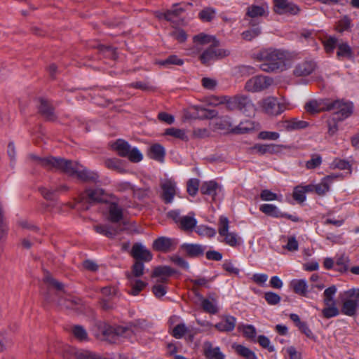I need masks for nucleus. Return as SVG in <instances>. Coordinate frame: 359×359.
<instances>
[{"label":"nucleus","mask_w":359,"mask_h":359,"mask_svg":"<svg viewBox=\"0 0 359 359\" xmlns=\"http://www.w3.org/2000/svg\"><path fill=\"white\" fill-rule=\"evenodd\" d=\"M33 157L36 158L39 164L48 169L61 170L71 176L76 177L82 181L97 182L99 178L97 172L88 170L76 162L62 158H56L52 156L43 158L36 156Z\"/></svg>","instance_id":"1"},{"label":"nucleus","mask_w":359,"mask_h":359,"mask_svg":"<svg viewBox=\"0 0 359 359\" xmlns=\"http://www.w3.org/2000/svg\"><path fill=\"white\" fill-rule=\"evenodd\" d=\"M259 57L264 61L260 65V69L264 72L283 71L292 60V55L289 52L273 48L261 50Z\"/></svg>","instance_id":"2"},{"label":"nucleus","mask_w":359,"mask_h":359,"mask_svg":"<svg viewBox=\"0 0 359 359\" xmlns=\"http://www.w3.org/2000/svg\"><path fill=\"white\" fill-rule=\"evenodd\" d=\"M194 41L197 50L204 49L200 56V60L205 65H209L210 62L229 54V51L227 50L217 48V42L211 36L200 34L194 36Z\"/></svg>","instance_id":"3"},{"label":"nucleus","mask_w":359,"mask_h":359,"mask_svg":"<svg viewBox=\"0 0 359 359\" xmlns=\"http://www.w3.org/2000/svg\"><path fill=\"white\" fill-rule=\"evenodd\" d=\"M146 330L149 328L148 324L145 320H138L131 327H125L123 326L112 327L108 325H104L100 327L102 333V339L111 343H116L120 337H129L132 332H138V329Z\"/></svg>","instance_id":"4"},{"label":"nucleus","mask_w":359,"mask_h":359,"mask_svg":"<svg viewBox=\"0 0 359 359\" xmlns=\"http://www.w3.org/2000/svg\"><path fill=\"white\" fill-rule=\"evenodd\" d=\"M112 196L106 193L102 189H88L81 194L78 204H81V208L83 210H88L90 205L93 203H107Z\"/></svg>","instance_id":"5"},{"label":"nucleus","mask_w":359,"mask_h":359,"mask_svg":"<svg viewBox=\"0 0 359 359\" xmlns=\"http://www.w3.org/2000/svg\"><path fill=\"white\" fill-rule=\"evenodd\" d=\"M341 312L348 316H354L359 309V287H354L341 294Z\"/></svg>","instance_id":"6"},{"label":"nucleus","mask_w":359,"mask_h":359,"mask_svg":"<svg viewBox=\"0 0 359 359\" xmlns=\"http://www.w3.org/2000/svg\"><path fill=\"white\" fill-rule=\"evenodd\" d=\"M218 241L231 247H236L240 245L241 238L235 231H229V221L227 217H219L218 224Z\"/></svg>","instance_id":"7"},{"label":"nucleus","mask_w":359,"mask_h":359,"mask_svg":"<svg viewBox=\"0 0 359 359\" xmlns=\"http://www.w3.org/2000/svg\"><path fill=\"white\" fill-rule=\"evenodd\" d=\"M353 108L351 102L343 100L328 102L326 104V110L332 111L333 116L337 118V121H343L351 116L353 113Z\"/></svg>","instance_id":"8"},{"label":"nucleus","mask_w":359,"mask_h":359,"mask_svg":"<svg viewBox=\"0 0 359 359\" xmlns=\"http://www.w3.org/2000/svg\"><path fill=\"white\" fill-rule=\"evenodd\" d=\"M224 101L229 109H238L245 114L254 111V105L247 95H238L231 97H225Z\"/></svg>","instance_id":"9"},{"label":"nucleus","mask_w":359,"mask_h":359,"mask_svg":"<svg viewBox=\"0 0 359 359\" xmlns=\"http://www.w3.org/2000/svg\"><path fill=\"white\" fill-rule=\"evenodd\" d=\"M273 85V79L259 75L248 80L245 85V89L249 92L257 93L267 90Z\"/></svg>","instance_id":"10"},{"label":"nucleus","mask_w":359,"mask_h":359,"mask_svg":"<svg viewBox=\"0 0 359 359\" xmlns=\"http://www.w3.org/2000/svg\"><path fill=\"white\" fill-rule=\"evenodd\" d=\"M262 110L270 115H278L285 111L287 107L284 102H278L273 97H269L259 102Z\"/></svg>","instance_id":"11"},{"label":"nucleus","mask_w":359,"mask_h":359,"mask_svg":"<svg viewBox=\"0 0 359 359\" xmlns=\"http://www.w3.org/2000/svg\"><path fill=\"white\" fill-rule=\"evenodd\" d=\"M161 196L165 203H172L177 191L175 182L172 179H163L161 182Z\"/></svg>","instance_id":"12"},{"label":"nucleus","mask_w":359,"mask_h":359,"mask_svg":"<svg viewBox=\"0 0 359 359\" xmlns=\"http://www.w3.org/2000/svg\"><path fill=\"white\" fill-rule=\"evenodd\" d=\"M106 203V215L107 219L113 222H119L123 217V209L115 201H111V198Z\"/></svg>","instance_id":"13"},{"label":"nucleus","mask_w":359,"mask_h":359,"mask_svg":"<svg viewBox=\"0 0 359 359\" xmlns=\"http://www.w3.org/2000/svg\"><path fill=\"white\" fill-rule=\"evenodd\" d=\"M130 254L136 261L150 262L152 259V254L143 245L135 243L133 245Z\"/></svg>","instance_id":"14"},{"label":"nucleus","mask_w":359,"mask_h":359,"mask_svg":"<svg viewBox=\"0 0 359 359\" xmlns=\"http://www.w3.org/2000/svg\"><path fill=\"white\" fill-rule=\"evenodd\" d=\"M339 177L337 175H330L321 179L320 182L315 184V193L320 196H325L330 190V186Z\"/></svg>","instance_id":"15"},{"label":"nucleus","mask_w":359,"mask_h":359,"mask_svg":"<svg viewBox=\"0 0 359 359\" xmlns=\"http://www.w3.org/2000/svg\"><path fill=\"white\" fill-rule=\"evenodd\" d=\"M275 11L280 14L289 13L295 15L299 11L298 6L286 0H273Z\"/></svg>","instance_id":"16"},{"label":"nucleus","mask_w":359,"mask_h":359,"mask_svg":"<svg viewBox=\"0 0 359 359\" xmlns=\"http://www.w3.org/2000/svg\"><path fill=\"white\" fill-rule=\"evenodd\" d=\"M173 273L174 271L170 266H161L154 269L151 276L156 278V283L165 284Z\"/></svg>","instance_id":"17"},{"label":"nucleus","mask_w":359,"mask_h":359,"mask_svg":"<svg viewBox=\"0 0 359 359\" xmlns=\"http://www.w3.org/2000/svg\"><path fill=\"white\" fill-rule=\"evenodd\" d=\"M236 318L232 316H224L222 320L216 323L214 327L221 332H228L234 330Z\"/></svg>","instance_id":"18"},{"label":"nucleus","mask_w":359,"mask_h":359,"mask_svg":"<svg viewBox=\"0 0 359 359\" xmlns=\"http://www.w3.org/2000/svg\"><path fill=\"white\" fill-rule=\"evenodd\" d=\"M69 353L71 359H108L88 350H79L72 348L69 350Z\"/></svg>","instance_id":"19"},{"label":"nucleus","mask_w":359,"mask_h":359,"mask_svg":"<svg viewBox=\"0 0 359 359\" xmlns=\"http://www.w3.org/2000/svg\"><path fill=\"white\" fill-rule=\"evenodd\" d=\"M268 14V6L266 4L252 5L248 8L246 15L252 20L257 19L259 17L265 16Z\"/></svg>","instance_id":"20"},{"label":"nucleus","mask_w":359,"mask_h":359,"mask_svg":"<svg viewBox=\"0 0 359 359\" xmlns=\"http://www.w3.org/2000/svg\"><path fill=\"white\" fill-rule=\"evenodd\" d=\"M204 353L210 359H225V355L222 353L219 347H214L209 341L204 343Z\"/></svg>","instance_id":"21"},{"label":"nucleus","mask_w":359,"mask_h":359,"mask_svg":"<svg viewBox=\"0 0 359 359\" xmlns=\"http://www.w3.org/2000/svg\"><path fill=\"white\" fill-rule=\"evenodd\" d=\"M220 191L221 189L214 181L205 182L202 184L201 187V193L205 195L210 196L213 201L216 200V196Z\"/></svg>","instance_id":"22"},{"label":"nucleus","mask_w":359,"mask_h":359,"mask_svg":"<svg viewBox=\"0 0 359 359\" xmlns=\"http://www.w3.org/2000/svg\"><path fill=\"white\" fill-rule=\"evenodd\" d=\"M178 224L184 231L192 230L197 224L194 213L189 212L187 215L182 217Z\"/></svg>","instance_id":"23"},{"label":"nucleus","mask_w":359,"mask_h":359,"mask_svg":"<svg viewBox=\"0 0 359 359\" xmlns=\"http://www.w3.org/2000/svg\"><path fill=\"white\" fill-rule=\"evenodd\" d=\"M173 245V241L167 237H160L153 243V248L157 251L168 252Z\"/></svg>","instance_id":"24"},{"label":"nucleus","mask_w":359,"mask_h":359,"mask_svg":"<svg viewBox=\"0 0 359 359\" xmlns=\"http://www.w3.org/2000/svg\"><path fill=\"white\" fill-rule=\"evenodd\" d=\"M148 155L152 159L163 162L164 161L165 151L162 145L154 144L149 147Z\"/></svg>","instance_id":"25"},{"label":"nucleus","mask_w":359,"mask_h":359,"mask_svg":"<svg viewBox=\"0 0 359 359\" xmlns=\"http://www.w3.org/2000/svg\"><path fill=\"white\" fill-rule=\"evenodd\" d=\"M316 64L313 62H304L297 65L294 74L297 76H307L311 74L315 69Z\"/></svg>","instance_id":"26"},{"label":"nucleus","mask_w":359,"mask_h":359,"mask_svg":"<svg viewBox=\"0 0 359 359\" xmlns=\"http://www.w3.org/2000/svg\"><path fill=\"white\" fill-rule=\"evenodd\" d=\"M128 280L130 287L129 293L133 296L137 295L147 285V283L143 280L133 276H128Z\"/></svg>","instance_id":"27"},{"label":"nucleus","mask_w":359,"mask_h":359,"mask_svg":"<svg viewBox=\"0 0 359 359\" xmlns=\"http://www.w3.org/2000/svg\"><path fill=\"white\" fill-rule=\"evenodd\" d=\"M201 306L207 313L215 314L218 312L217 300L215 297H209L208 298H203L201 300Z\"/></svg>","instance_id":"28"},{"label":"nucleus","mask_w":359,"mask_h":359,"mask_svg":"<svg viewBox=\"0 0 359 359\" xmlns=\"http://www.w3.org/2000/svg\"><path fill=\"white\" fill-rule=\"evenodd\" d=\"M259 210L265 215L275 218H280L285 216L277 206L273 204L264 203L260 205Z\"/></svg>","instance_id":"29"},{"label":"nucleus","mask_w":359,"mask_h":359,"mask_svg":"<svg viewBox=\"0 0 359 359\" xmlns=\"http://www.w3.org/2000/svg\"><path fill=\"white\" fill-rule=\"evenodd\" d=\"M290 286L293 291L299 295L306 296L308 292V285L304 279H294L290 282Z\"/></svg>","instance_id":"30"},{"label":"nucleus","mask_w":359,"mask_h":359,"mask_svg":"<svg viewBox=\"0 0 359 359\" xmlns=\"http://www.w3.org/2000/svg\"><path fill=\"white\" fill-rule=\"evenodd\" d=\"M232 348L237 354L243 357L245 359H257V357L254 351L241 344H233Z\"/></svg>","instance_id":"31"},{"label":"nucleus","mask_w":359,"mask_h":359,"mask_svg":"<svg viewBox=\"0 0 359 359\" xmlns=\"http://www.w3.org/2000/svg\"><path fill=\"white\" fill-rule=\"evenodd\" d=\"M111 147L112 149L116 151L119 156L124 157L127 154L130 145L126 141L118 139L116 141L112 142L111 144Z\"/></svg>","instance_id":"32"},{"label":"nucleus","mask_w":359,"mask_h":359,"mask_svg":"<svg viewBox=\"0 0 359 359\" xmlns=\"http://www.w3.org/2000/svg\"><path fill=\"white\" fill-rule=\"evenodd\" d=\"M182 247L191 257L200 256L204 252V248L201 245L185 243Z\"/></svg>","instance_id":"33"},{"label":"nucleus","mask_w":359,"mask_h":359,"mask_svg":"<svg viewBox=\"0 0 359 359\" xmlns=\"http://www.w3.org/2000/svg\"><path fill=\"white\" fill-rule=\"evenodd\" d=\"M327 104L317 100H311L306 104L305 109L310 114H316L320 111L326 110Z\"/></svg>","instance_id":"34"},{"label":"nucleus","mask_w":359,"mask_h":359,"mask_svg":"<svg viewBox=\"0 0 359 359\" xmlns=\"http://www.w3.org/2000/svg\"><path fill=\"white\" fill-rule=\"evenodd\" d=\"M325 307L321 310L322 316L325 318H331L336 317L339 314V310L337 307L336 303H330L325 304Z\"/></svg>","instance_id":"35"},{"label":"nucleus","mask_w":359,"mask_h":359,"mask_svg":"<svg viewBox=\"0 0 359 359\" xmlns=\"http://www.w3.org/2000/svg\"><path fill=\"white\" fill-rule=\"evenodd\" d=\"M337 55L339 59L350 58L352 56V50L346 43H339L337 45Z\"/></svg>","instance_id":"36"},{"label":"nucleus","mask_w":359,"mask_h":359,"mask_svg":"<svg viewBox=\"0 0 359 359\" xmlns=\"http://www.w3.org/2000/svg\"><path fill=\"white\" fill-rule=\"evenodd\" d=\"M238 329L243 332V335L253 341H256L257 331L255 327L252 325H243L239 326Z\"/></svg>","instance_id":"37"},{"label":"nucleus","mask_w":359,"mask_h":359,"mask_svg":"<svg viewBox=\"0 0 359 359\" xmlns=\"http://www.w3.org/2000/svg\"><path fill=\"white\" fill-rule=\"evenodd\" d=\"M133 163H139L143 159L142 152L137 147H130L127 154L124 156Z\"/></svg>","instance_id":"38"},{"label":"nucleus","mask_w":359,"mask_h":359,"mask_svg":"<svg viewBox=\"0 0 359 359\" xmlns=\"http://www.w3.org/2000/svg\"><path fill=\"white\" fill-rule=\"evenodd\" d=\"M156 63L161 66L170 67V65H182L184 62L176 55H170L165 60L156 61Z\"/></svg>","instance_id":"39"},{"label":"nucleus","mask_w":359,"mask_h":359,"mask_svg":"<svg viewBox=\"0 0 359 359\" xmlns=\"http://www.w3.org/2000/svg\"><path fill=\"white\" fill-rule=\"evenodd\" d=\"M106 166L118 172L123 173L126 172L121 161L117 158H109L105 161Z\"/></svg>","instance_id":"40"},{"label":"nucleus","mask_w":359,"mask_h":359,"mask_svg":"<svg viewBox=\"0 0 359 359\" xmlns=\"http://www.w3.org/2000/svg\"><path fill=\"white\" fill-rule=\"evenodd\" d=\"M337 287L335 285H332L325 290L323 292V303L324 304H328L330 303H335L334 297L337 292Z\"/></svg>","instance_id":"41"},{"label":"nucleus","mask_w":359,"mask_h":359,"mask_svg":"<svg viewBox=\"0 0 359 359\" xmlns=\"http://www.w3.org/2000/svg\"><path fill=\"white\" fill-rule=\"evenodd\" d=\"M73 336L79 341H83L88 340V334L86 330L80 325H75L72 330Z\"/></svg>","instance_id":"42"},{"label":"nucleus","mask_w":359,"mask_h":359,"mask_svg":"<svg viewBox=\"0 0 359 359\" xmlns=\"http://www.w3.org/2000/svg\"><path fill=\"white\" fill-rule=\"evenodd\" d=\"M165 135L172 136L182 140H187V135L184 130L170 128L165 131Z\"/></svg>","instance_id":"43"},{"label":"nucleus","mask_w":359,"mask_h":359,"mask_svg":"<svg viewBox=\"0 0 359 359\" xmlns=\"http://www.w3.org/2000/svg\"><path fill=\"white\" fill-rule=\"evenodd\" d=\"M196 232L201 236L212 238L216 235V231L215 229L201 225L196 229Z\"/></svg>","instance_id":"44"},{"label":"nucleus","mask_w":359,"mask_h":359,"mask_svg":"<svg viewBox=\"0 0 359 359\" xmlns=\"http://www.w3.org/2000/svg\"><path fill=\"white\" fill-rule=\"evenodd\" d=\"M144 265L142 262L135 261L132 266V271L128 273V276H133V278H138L144 274Z\"/></svg>","instance_id":"45"},{"label":"nucleus","mask_w":359,"mask_h":359,"mask_svg":"<svg viewBox=\"0 0 359 359\" xmlns=\"http://www.w3.org/2000/svg\"><path fill=\"white\" fill-rule=\"evenodd\" d=\"M260 198L264 201H280L282 199V195H277L269 189H264L260 193Z\"/></svg>","instance_id":"46"},{"label":"nucleus","mask_w":359,"mask_h":359,"mask_svg":"<svg viewBox=\"0 0 359 359\" xmlns=\"http://www.w3.org/2000/svg\"><path fill=\"white\" fill-rule=\"evenodd\" d=\"M94 229L97 233L109 238L116 235V231L107 225H97L94 226Z\"/></svg>","instance_id":"47"},{"label":"nucleus","mask_w":359,"mask_h":359,"mask_svg":"<svg viewBox=\"0 0 359 359\" xmlns=\"http://www.w3.org/2000/svg\"><path fill=\"white\" fill-rule=\"evenodd\" d=\"M335 264L338 271H345L348 267V258L344 255H338L335 257Z\"/></svg>","instance_id":"48"},{"label":"nucleus","mask_w":359,"mask_h":359,"mask_svg":"<svg viewBox=\"0 0 359 359\" xmlns=\"http://www.w3.org/2000/svg\"><path fill=\"white\" fill-rule=\"evenodd\" d=\"M255 124L250 121H246L241 122L236 128L233 129V132L236 133H245L254 130Z\"/></svg>","instance_id":"49"},{"label":"nucleus","mask_w":359,"mask_h":359,"mask_svg":"<svg viewBox=\"0 0 359 359\" xmlns=\"http://www.w3.org/2000/svg\"><path fill=\"white\" fill-rule=\"evenodd\" d=\"M323 43L326 53L329 54L333 53L334 48L338 45L337 39L332 36L325 39Z\"/></svg>","instance_id":"50"},{"label":"nucleus","mask_w":359,"mask_h":359,"mask_svg":"<svg viewBox=\"0 0 359 359\" xmlns=\"http://www.w3.org/2000/svg\"><path fill=\"white\" fill-rule=\"evenodd\" d=\"M332 167L341 170H347L349 174L351 172V164L344 160L339 158L334 159L332 163Z\"/></svg>","instance_id":"51"},{"label":"nucleus","mask_w":359,"mask_h":359,"mask_svg":"<svg viewBox=\"0 0 359 359\" xmlns=\"http://www.w3.org/2000/svg\"><path fill=\"white\" fill-rule=\"evenodd\" d=\"M255 341H257L263 348L268 350L269 352L275 351L273 345L271 344L270 339L267 337L259 335Z\"/></svg>","instance_id":"52"},{"label":"nucleus","mask_w":359,"mask_h":359,"mask_svg":"<svg viewBox=\"0 0 359 359\" xmlns=\"http://www.w3.org/2000/svg\"><path fill=\"white\" fill-rule=\"evenodd\" d=\"M60 304L64 306L67 309H76V306L79 304L80 299L75 297H69L65 299H61Z\"/></svg>","instance_id":"53"},{"label":"nucleus","mask_w":359,"mask_h":359,"mask_svg":"<svg viewBox=\"0 0 359 359\" xmlns=\"http://www.w3.org/2000/svg\"><path fill=\"white\" fill-rule=\"evenodd\" d=\"M283 248L290 252H297L299 250V243L295 236H291L287 238V243Z\"/></svg>","instance_id":"54"},{"label":"nucleus","mask_w":359,"mask_h":359,"mask_svg":"<svg viewBox=\"0 0 359 359\" xmlns=\"http://www.w3.org/2000/svg\"><path fill=\"white\" fill-rule=\"evenodd\" d=\"M264 299L269 305H277L280 302V297L273 292H266Z\"/></svg>","instance_id":"55"},{"label":"nucleus","mask_w":359,"mask_h":359,"mask_svg":"<svg viewBox=\"0 0 359 359\" xmlns=\"http://www.w3.org/2000/svg\"><path fill=\"white\" fill-rule=\"evenodd\" d=\"M152 291L156 297L160 298L166 294L167 289L165 283L156 282L155 285L153 286Z\"/></svg>","instance_id":"56"},{"label":"nucleus","mask_w":359,"mask_h":359,"mask_svg":"<svg viewBox=\"0 0 359 359\" xmlns=\"http://www.w3.org/2000/svg\"><path fill=\"white\" fill-rule=\"evenodd\" d=\"M183 11L184 8L180 5H175L174 8L168 10L165 13V18L167 20L172 21L174 20L175 16L179 15Z\"/></svg>","instance_id":"57"},{"label":"nucleus","mask_w":359,"mask_h":359,"mask_svg":"<svg viewBox=\"0 0 359 359\" xmlns=\"http://www.w3.org/2000/svg\"><path fill=\"white\" fill-rule=\"evenodd\" d=\"M293 198L294 200L302 203L306 200V193L302 185L297 186L293 191Z\"/></svg>","instance_id":"58"},{"label":"nucleus","mask_w":359,"mask_h":359,"mask_svg":"<svg viewBox=\"0 0 359 359\" xmlns=\"http://www.w3.org/2000/svg\"><path fill=\"white\" fill-rule=\"evenodd\" d=\"M187 330V328L185 326V325L183 323H181V324H178L173 328L172 334L173 337H175V338L180 339L184 336V334L186 333Z\"/></svg>","instance_id":"59"},{"label":"nucleus","mask_w":359,"mask_h":359,"mask_svg":"<svg viewBox=\"0 0 359 359\" xmlns=\"http://www.w3.org/2000/svg\"><path fill=\"white\" fill-rule=\"evenodd\" d=\"M199 182L196 179H191L187 184V191L191 196H195L198 192Z\"/></svg>","instance_id":"60"},{"label":"nucleus","mask_w":359,"mask_h":359,"mask_svg":"<svg viewBox=\"0 0 359 359\" xmlns=\"http://www.w3.org/2000/svg\"><path fill=\"white\" fill-rule=\"evenodd\" d=\"M260 32H261V31H260L259 28H258V27L253 28V29L247 30L245 32H243L242 33V37L243 39H245L247 41H250L252 39L257 36L260 34Z\"/></svg>","instance_id":"61"},{"label":"nucleus","mask_w":359,"mask_h":359,"mask_svg":"<svg viewBox=\"0 0 359 359\" xmlns=\"http://www.w3.org/2000/svg\"><path fill=\"white\" fill-rule=\"evenodd\" d=\"M40 111L48 118H52V117L53 116V109L48 105L46 101H41Z\"/></svg>","instance_id":"62"},{"label":"nucleus","mask_w":359,"mask_h":359,"mask_svg":"<svg viewBox=\"0 0 359 359\" xmlns=\"http://www.w3.org/2000/svg\"><path fill=\"white\" fill-rule=\"evenodd\" d=\"M215 12L212 8H205L199 13L200 18L203 21H210L215 17Z\"/></svg>","instance_id":"63"},{"label":"nucleus","mask_w":359,"mask_h":359,"mask_svg":"<svg viewBox=\"0 0 359 359\" xmlns=\"http://www.w3.org/2000/svg\"><path fill=\"white\" fill-rule=\"evenodd\" d=\"M322 158L319 156H313L310 160L306 163V167L308 169H314L320 165Z\"/></svg>","instance_id":"64"}]
</instances>
